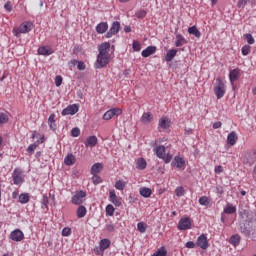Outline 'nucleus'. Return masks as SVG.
Instances as JSON below:
<instances>
[{"label": "nucleus", "mask_w": 256, "mask_h": 256, "mask_svg": "<svg viewBox=\"0 0 256 256\" xmlns=\"http://www.w3.org/2000/svg\"><path fill=\"white\" fill-rule=\"evenodd\" d=\"M229 243L230 245H233V247L239 246V244L241 243V235L239 234L232 235L229 239Z\"/></svg>", "instance_id": "25"}, {"label": "nucleus", "mask_w": 256, "mask_h": 256, "mask_svg": "<svg viewBox=\"0 0 256 256\" xmlns=\"http://www.w3.org/2000/svg\"><path fill=\"white\" fill-rule=\"evenodd\" d=\"M151 256H167V249L165 246H162Z\"/></svg>", "instance_id": "39"}, {"label": "nucleus", "mask_w": 256, "mask_h": 256, "mask_svg": "<svg viewBox=\"0 0 256 256\" xmlns=\"http://www.w3.org/2000/svg\"><path fill=\"white\" fill-rule=\"evenodd\" d=\"M132 49L133 51H141V43L139 41H133Z\"/></svg>", "instance_id": "53"}, {"label": "nucleus", "mask_w": 256, "mask_h": 256, "mask_svg": "<svg viewBox=\"0 0 256 256\" xmlns=\"http://www.w3.org/2000/svg\"><path fill=\"white\" fill-rule=\"evenodd\" d=\"M72 137H79L81 135V130L78 127H75L71 130Z\"/></svg>", "instance_id": "54"}, {"label": "nucleus", "mask_w": 256, "mask_h": 256, "mask_svg": "<svg viewBox=\"0 0 256 256\" xmlns=\"http://www.w3.org/2000/svg\"><path fill=\"white\" fill-rule=\"evenodd\" d=\"M238 139H239V137L237 136V132L232 131L227 136V143H228V145L233 147V145H235V143H237Z\"/></svg>", "instance_id": "17"}, {"label": "nucleus", "mask_w": 256, "mask_h": 256, "mask_svg": "<svg viewBox=\"0 0 256 256\" xmlns=\"http://www.w3.org/2000/svg\"><path fill=\"white\" fill-rule=\"evenodd\" d=\"M109 29V24L107 22H100L96 25V33L103 35Z\"/></svg>", "instance_id": "18"}, {"label": "nucleus", "mask_w": 256, "mask_h": 256, "mask_svg": "<svg viewBox=\"0 0 256 256\" xmlns=\"http://www.w3.org/2000/svg\"><path fill=\"white\" fill-rule=\"evenodd\" d=\"M176 197H183L185 195V188L183 186H179L175 189Z\"/></svg>", "instance_id": "46"}, {"label": "nucleus", "mask_w": 256, "mask_h": 256, "mask_svg": "<svg viewBox=\"0 0 256 256\" xmlns=\"http://www.w3.org/2000/svg\"><path fill=\"white\" fill-rule=\"evenodd\" d=\"M176 56H177V49H170L166 52L165 61L167 63H171V60L175 59Z\"/></svg>", "instance_id": "24"}, {"label": "nucleus", "mask_w": 256, "mask_h": 256, "mask_svg": "<svg viewBox=\"0 0 256 256\" xmlns=\"http://www.w3.org/2000/svg\"><path fill=\"white\" fill-rule=\"evenodd\" d=\"M48 125L51 131H57V124L55 123V114H51L49 116Z\"/></svg>", "instance_id": "32"}, {"label": "nucleus", "mask_w": 256, "mask_h": 256, "mask_svg": "<svg viewBox=\"0 0 256 256\" xmlns=\"http://www.w3.org/2000/svg\"><path fill=\"white\" fill-rule=\"evenodd\" d=\"M160 159H163L164 163H171V160L173 159V155L171 154H164L162 158Z\"/></svg>", "instance_id": "51"}, {"label": "nucleus", "mask_w": 256, "mask_h": 256, "mask_svg": "<svg viewBox=\"0 0 256 256\" xmlns=\"http://www.w3.org/2000/svg\"><path fill=\"white\" fill-rule=\"evenodd\" d=\"M240 77H241V70L239 68L230 70L229 80L231 85H234L235 81H239Z\"/></svg>", "instance_id": "12"}, {"label": "nucleus", "mask_w": 256, "mask_h": 256, "mask_svg": "<svg viewBox=\"0 0 256 256\" xmlns=\"http://www.w3.org/2000/svg\"><path fill=\"white\" fill-rule=\"evenodd\" d=\"M109 49H111V43L104 42L99 45L98 51L100 55H109Z\"/></svg>", "instance_id": "16"}, {"label": "nucleus", "mask_w": 256, "mask_h": 256, "mask_svg": "<svg viewBox=\"0 0 256 256\" xmlns=\"http://www.w3.org/2000/svg\"><path fill=\"white\" fill-rule=\"evenodd\" d=\"M124 31H125V33H131V27L130 26L125 27Z\"/></svg>", "instance_id": "64"}, {"label": "nucleus", "mask_w": 256, "mask_h": 256, "mask_svg": "<svg viewBox=\"0 0 256 256\" xmlns=\"http://www.w3.org/2000/svg\"><path fill=\"white\" fill-rule=\"evenodd\" d=\"M195 242H193V241H188V242H186V244H185V247H187V249H195Z\"/></svg>", "instance_id": "59"}, {"label": "nucleus", "mask_w": 256, "mask_h": 256, "mask_svg": "<svg viewBox=\"0 0 256 256\" xmlns=\"http://www.w3.org/2000/svg\"><path fill=\"white\" fill-rule=\"evenodd\" d=\"M221 125H222L221 122H215V123L213 124V129H221Z\"/></svg>", "instance_id": "62"}, {"label": "nucleus", "mask_w": 256, "mask_h": 256, "mask_svg": "<svg viewBox=\"0 0 256 256\" xmlns=\"http://www.w3.org/2000/svg\"><path fill=\"white\" fill-rule=\"evenodd\" d=\"M109 201L116 207H121V198L115 193V190L109 191Z\"/></svg>", "instance_id": "13"}, {"label": "nucleus", "mask_w": 256, "mask_h": 256, "mask_svg": "<svg viewBox=\"0 0 256 256\" xmlns=\"http://www.w3.org/2000/svg\"><path fill=\"white\" fill-rule=\"evenodd\" d=\"M157 51V47L155 46H148L146 49H144L141 53L142 57H151Z\"/></svg>", "instance_id": "22"}, {"label": "nucleus", "mask_w": 256, "mask_h": 256, "mask_svg": "<svg viewBox=\"0 0 256 256\" xmlns=\"http://www.w3.org/2000/svg\"><path fill=\"white\" fill-rule=\"evenodd\" d=\"M8 122H9V116L3 112H0V125H3Z\"/></svg>", "instance_id": "44"}, {"label": "nucleus", "mask_w": 256, "mask_h": 256, "mask_svg": "<svg viewBox=\"0 0 256 256\" xmlns=\"http://www.w3.org/2000/svg\"><path fill=\"white\" fill-rule=\"evenodd\" d=\"M37 147H39V141H36L33 144H30L28 146V148L26 149V151H27V153H29V155H33V153H35V149H37Z\"/></svg>", "instance_id": "37"}, {"label": "nucleus", "mask_w": 256, "mask_h": 256, "mask_svg": "<svg viewBox=\"0 0 256 256\" xmlns=\"http://www.w3.org/2000/svg\"><path fill=\"white\" fill-rule=\"evenodd\" d=\"M10 239L19 243L25 239V234L23 233V231L15 229L10 233Z\"/></svg>", "instance_id": "10"}, {"label": "nucleus", "mask_w": 256, "mask_h": 256, "mask_svg": "<svg viewBox=\"0 0 256 256\" xmlns=\"http://www.w3.org/2000/svg\"><path fill=\"white\" fill-rule=\"evenodd\" d=\"M139 193L145 199H149V197H151V195L153 194V191L151 190V188L142 187L139 189Z\"/></svg>", "instance_id": "26"}, {"label": "nucleus", "mask_w": 256, "mask_h": 256, "mask_svg": "<svg viewBox=\"0 0 256 256\" xmlns=\"http://www.w3.org/2000/svg\"><path fill=\"white\" fill-rule=\"evenodd\" d=\"M12 181L14 185H23V183H25V179L23 178V171H21V169H14L12 173Z\"/></svg>", "instance_id": "4"}, {"label": "nucleus", "mask_w": 256, "mask_h": 256, "mask_svg": "<svg viewBox=\"0 0 256 256\" xmlns=\"http://www.w3.org/2000/svg\"><path fill=\"white\" fill-rule=\"evenodd\" d=\"M123 75H125V76L131 75V70H129V69L124 70Z\"/></svg>", "instance_id": "63"}, {"label": "nucleus", "mask_w": 256, "mask_h": 256, "mask_svg": "<svg viewBox=\"0 0 256 256\" xmlns=\"http://www.w3.org/2000/svg\"><path fill=\"white\" fill-rule=\"evenodd\" d=\"M225 92H226L225 82H223L221 78H217L214 86V93L217 99H223V97H225Z\"/></svg>", "instance_id": "1"}, {"label": "nucleus", "mask_w": 256, "mask_h": 256, "mask_svg": "<svg viewBox=\"0 0 256 256\" xmlns=\"http://www.w3.org/2000/svg\"><path fill=\"white\" fill-rule=\"evenodd\" d=\"M76 161H77V158L75 157V155H73V153H69L64 158V165L71 167V165H75Z\"/></svg>", "instance_id": "19"}, {"label": "nucleus", "mask_w": 256, "mask_h": 256, "mask_svg": "<svg viewBox=\"0 0 256 256\" xmlns=\"http://www.w3.org/2000/svg\"><path fill=\"white\" fill-rule=\"evenodd\" d=\"M79 112V106L77 104L69 105L68 107L64 108L61 112V115L65 117L66 115H75Z\"/></svg>", "instance_id": "11"}, {"label": "nucleus", "mask_w": 256, "mask_h": 256, "mask_svg": "<svg viewBox=\"0 0 256 256\" xmlns=\"http://www.w3.org/2000/svg\"><path fill=\"white\" fill-rule=\"evenodd\" d=\"M115 214V207H113V205L108 204L106 206V215H109V217H113V215Z\"/></svg>", "instance_id": "42"}, {"label": "nucleus", "mask_w": 256, "mask_h": 256, "mask_svg": "<svg viewBox=\"0 0 256 256\" xmlns=\"http://www.w3.org/2000/svg\"><path fill=\"white\" fill-rule=\"evenodd\" d=\"M32 29H33V23L27 21V22L22 23L18 28H14L13 33H14L15 37H19V35H21V33H23V34L29 33Z\"/></svg>", "instance_id": "2"}, {"label": "nucleus", "mask_w": 256, "mask_h": 256, "mask_svg": "<svg viewBox=\"0 0 256 256\" xmlns=\"http://www.w3.org/2000/svg\"><path fill=\"white\" fill-rule=\"evenodd\" d=\"M91 175H97L98 173H101L103 171V164L101 163H95L91 167Z\"/></svg>", "instance_id": "29"}, {"label": "nucleus", "mask_w": 256, "mask_h": 256, "mask_svg": "<svg viewBox=\"0 0 256 256\" xmlns=\"http://www.w3.org/2000/svg\"><path fill=\"white\" fill-rule=\"evenodd\" d=\"M189 35H194L197 39L201 38V31L197 28V26H192L188 28Z\"/></svg>", "instance_id": "30"}, {"label": "nucleus", "mask_w": 256, "mask_h": 256, "mask_svg": "<svg viewBox=\"0 0 256 256\" xmlns=\"http://www.w3.org/2000/svg\"><path fill=\"white\" fill-rule=\"evenodd\" d=\"M109 65V55L107 54H98L95 67L96 69H103Z\"/></svg>", "instance_id": "3"}, {"label": "nucleus", "mask_w": 256, "mask_h": 256, "mask_svg": "<svg viewBox=\"0 0 256 256\" xmlns=\"http://www.w3.org/2000/svg\"><path fill=\"white\" fill-rule=\"evenodd\" d=\"M183 45H187V40L185 39V37H183V35L176 34L175 46L183 47Z\"/></svg>", "instance_id": "27"}, {"label": "nucleus", "mask_w": 256, "mask_h": 256, "mask_svg": "<svg viewBox=\"0 0 256 256\" xmlns=\"http://www.w3.org/2000/svg\"><path fill=\"white\" fill-rule=\"evenodd\" d=\"M137 229L139 233H145V231H147V224H145L144 222H139L137 224Z\"/></svg>", "instance_id": "45"}, {"label": "nucleus", "mask_w": 256, "mask_h": 256, "mask_svg": "<svg viewBox=\"0 0 256 256\" xmlns=\"http://www.w3.org/2000/svg\"><path fill=\"white\" fill-rule=\"evenodd\" d=\"M141 121L144 125H149V123L153 121V114L151 112H144L141 117Z\"/></svg>", "instance_id": "23"}, {"label": "nucleus", "mask_w": 256, "mask_h": 256, "mask_svg": "<svg viewBox=\"0 0 256 256\" xmlns=\"http://www.w3.org/2000/svg\"><path fill=\"white\" fill-rule=\"evenodd\" d=\"M126 185H127V184L125 183V181H123V180H118V181H116L114 187H115V189H117L118 191H123V189H125Z\"/></svg>", "instance_id": "40"}, {"label": "nucleus", "mask_w": 256, "mask_h": 256, "mask_svg": "<svg viewBox=\"0 0 256 256\" xmlns=\"http://www.w3.org/2000/svg\"><path fill=\"white\" fill-rule=\"evenodd\" d=\"M197 247L200 249H209V241L207 240V235L201 234L196 240Z\"/></svg>", "instance_id": "9"}, {"label": "nucleus", "mask_w": 256, "mask_h": 256, "mask_svg": "<svg viewBox=\"0 0 256 256\" xmlns=\"http://www.w3.org/2000/svg\"><path fill=\"white\" fill-rule=\"evenodd\" d=\"M105 229L108 233H113L115 231V225H113V222H110L106 224Z\"/></svg>", "instance_id": "50"}, {"label": "nucleus", "mask_w": 256, "mask_h": 256, "mask_svg": "<svg viewBox=\"0 0 256 256\" xmlns=\"http://www.w3.org/2000/svg\"><path fill=\"white\" fill-rule=\"evenodd\" d=\"M158 126L161 129H169V127H171V120H169L167 117H162L159 119Z\"/></svg>", "instance_id": "20"}, {"label": "nucleus", "mask_w": 256, "mask_h": 256, "mask_svg": "<svg viewBox=\"0 0 256 256\" xmlns=\"http://www.w3.org/2000/svg\"><path fill=\"white\" fill-rule=\"evenodd\" d=\"M85 197H87V192L83 190L77 191L75 195L72 196L71 202L73 203V205H81Z\"/></svg>", "instance_id": "6"}, {"label": "nucleus", "mask_w": 256, "mask_h": 256, "mask_svg": "<svg viewBox=\"0 0 256 256\" xmlns=\"http://www.w3.org/2000/svg\"><path fill=\"white\" fill-rule=\"evenodd\" d=\"M122 113L123 110L119 108H112L104 113L103 119L104 121H109L110 119H113V117H119Z\"/></svg>", "instance_id": "5"}, {"label": "nucleus", "mask_w": 256, "mask_h": 256, "mask_svg": "<svg viewBox=\"0 0 256 256\" xmlns=\"http://www.w3.org/2000/svg\"><path fill=\"white\" fill-rule=\"evenodd\" d=\"M77 69H78L79 71H85V69H86L85 62H83V61H78Z\"/></svg>", "instance_id": "58"}, {"label": "nucleus", "mask_w": 256, "mask_h": 256, "mask_svg": "<svg viewBox=\"0 0 256 256\" xmlns=\"http://www.w3.org/2000/svg\"><path fill=\"white\" fill-rule=\"evenodd\" d=\"M171 166L176 167V169H182V167H185V159L180 156H175L171 162Z\"/></svg>", "instance_id": "15"}, {"label": "nucleus", "mask_w": 256, "mask_h": 256, "mask_svg": "<svg viewBox=\"0 0 256 256\" xmlns=\"http://www.w3.org/2000/svg\"><path fill=\"white\" fill-rule=\"evenodd\" d=\"M154 151H155L156 156L158 157V159H161L165 155V146H163V145L157 146L154 149Z\"/></svg>", "instance_id": "35"}, {"label": "nucleus", "mask_w": 256, "mask_h": 256, "mask_svg": "<svg viewBox=\"0 0 256 256\" xmlns=\"http://www.w3.org/2000/svg\"><path fill=\"white\" fill-rule=\"evenodd\" d=\"M92 181L94 183V185H99V183H101V177L97 174H92Z\"/></svg>", "instance_id": "55"}, {"label": "nucleus", "mask_w": 256, "mask_h": 256, "mask_svg": "<svg viewBox=\"0 0 256 256\" xmlns=\"http://www.w3.org/2000/svg\"><path fill=\"white\" fill-rule=\"evenodd\" d=\"M215 173L219 174V173H223V166H217L215 168Z\"/></svg>", "instance_id": "61"}, {"label": "nucleus", "mask_w": 256, "mask_h": 256, "mask_svg": "<svg viewBox=\"0 0 256 256\" xmlns=\"http://www.w3.org/2000/svg\"><path fill=\"white\" fill-rule=\"evenodd\" d=\"M241 51H242V55L247 56L249 55V53H251V46L245 45L242 47Z\"/></svg>", "instance_id": "48"}, {"label": "nucleus", "mask_w": 256, "mask_h": 256, "mask_svg": "<svg viewBox=\"0 0 256 256\" xmlns=\"http://www.w3.org/2000/svg\"><path fill=\"white\" fill-rule=\"evenodd\" d=\"M41 207L42 209L49 210V197H47V195H43L41 200Z\"/></svg>", "instance_id": "38"}, {"label": "nucleus", "mask_w": 256, "mask_h": 256, "mask_svg": "<svg viewBox=\"0 0 256 256\" xmlns=\"http://www.w3.org/2000/svg\"><path fill=\"white\" fill-rule=\"evenodd\" d=\"M71 235V228L65 227L62 229V236L63 237H69Z\"/></svg>", "instance_id": "56"}, {"label": "nucleus", "mask_w": 256, "mask_h": 256, "mask_svg": "<svg viewBox=\"0 0 256 256\" xmlns=\"http://www.w3.org/2000/svg\"><path fill=\"white\" fill-rule=\"evenodd\" d=\"M4 9L8 12V13H11L13 11V6L11 5V2L10 1H7L5 4H4Z\"/></svg>", "instance_id": "57"}, {"label": "nucleus", "mask_w": 256, "mask_h": 256, "mask_svg": "<svg viewBox=\"0 0 256 256\" xmlns=\"http://www.w3.org/2000/svg\"><path fill=\"white\" fill-rule=\"evenodd\" d=\"M147 168V161L144 158H139L136 162V169L143 171V169Z\"/></svg>", "instance_id": "34"}, {"label": "nucleus", "mask_w": 256, "mask_h": 256, "mask_svg": "<svg viewBox=\"0 0 256 256\" xmlns=\"http://www.w3.org/2000/svg\"><path fill=\"white\" fill-rule=\"evenodd\" d=\"M98 139L97 136L92 135L89 136L86 141L84 142L85 147H95L97 145Z\"/></svg>", "instance_id": "21"}, {"label": "nucleus", "mask_w": 256, "mask_h": 256, "mask_svg": "<svg viewBox=\"0 0 256 256\" xmlns=\"http://www.w3.org/2000/svg\"><path fill=\"white\" fill-rule=\"evenodd\" d=\"M223 213L226 215H233V213H237V207L232 204H227L223 210Z\"/></svg>", "instance_id": "31"}, {"label": "nucleus", "mask_w": 256, "mask_h": 256, "mask_svg": "<svg viewBox=\"0 0 256 256\" xmlns=\"http://www.w3.org/2000/svg\"><path fill=\"white\" fill-rule=\"evenodd\" d=\"M136 17L138 19H145V17H147V11L145 10H139L137 13H136Z\"/></svg>", "instance_id": "49"}, {"label": "nucleus", "mask_w": 256, "mask_h": 256, "mask_svg": "<svg viewBox=\"0 0 256 256\" xmlns=\"http://www.w3.org/2000/svg\"><path fill=\"white\" fill-rule=\"evenodd\" d=\"M216 193L218 195H223V193H224L223 187L222 186H216Z\"/></svg>", "instance_id": "60"}, {"label": "nucleus", "mask_w": 256, "mask_h": 256, "mask_svg": "<svg viewBox=\"0 0 256 256\" xmlns=\"http://www.w3.org/2000/svg\"><path fill=\"white\" fill-rule=\"evenodd\" d=\"M198 202L200 205H203L204 207H207V205H209L210 203L209 198L207 196L200 197Z\"/></svg>", "instance_id": "43"}, {"label": "nucleus", "mask_w": 256, "mask_h": 256, "mask_svg": "<svg viewBox=\"0 0 256 256\" xmlns=\"http://www.w3.org/2000/svg\"><path fill=\"white\" fill-rule=\"evenodd\" d=\"M76 215L78 219H83V217L87 215V208H85V206L83 205H80L76 211Z\"/></svg>", "instance_id": "33"}, {"label": "nucleus", "mask_w": 256, "mask_h": 256, "mask_svg": "<svg viewBox=\"0 0 256 256\" xmlns=\"http://www.w3.org/2000/svg\"><path fill=\"white\" fill-rule=\"evenodd\" d=\"M29 201H30L29 193H22L19 195V203H21L22 205L29 203Z\"/></svg>", "instance_id": "36"}, {"label": "nucleus", "mask_w": 256, "mask_h": 256, "mask_svg": "<svg viewBox=\"0 0 256 256\" xmlns=\"http://www.w3.org/2000/svg\"><path fill=\"white\" fill-rule=\"evenodd\" d=\"M251 0H238L237 7L238 9H245V5H247Z\"/></svg>", "instance_id": "47"}, {"label": "nucleus", "mask_w": 256, "mask_h": 256, "mask_svg": "<svg viewBox=\"0 0 256 256\" xmlns=\"http://www.w3.org/2000/svg\"><path fill=\"white\" fill-rule=\"evenodd\" d=\"M121 29V23L119 21H114L109 29V31L106 33L105 38L111 39L112 35H117Z\"/></svg>", "instance_id": "7"}, {"label": "nucleus", "mask_w": 256, "mask_h": 256, "mask_svg": "<svg viewBox=\"0 0 256 256\" xmlns=\"http://www.w3.org/2000/svg\"><path fill=\"white\" fill-rule=\"evenodd\" d=\"M55 51L51 46H41L38 48V55H43L44 57H48L49 55H53Z\"/></svg>", "instance_id": "14"}, {"label": "nucleus", "mask_w": 256, "mask_h": 256, "mask_svg": "<svg viewBox=\"0 0 256 256\" xmlns=\"http://www.w3.org/2000/svg\"><path fill=\"white\" fill-rule=\"evenodd\" d=\"M244 39L247 41L248 45H254L255 44V38H253V35L247 33L244 34Z\"/></svg>", "instance_id": "41"}, {"label": "nucleus", "mask_w": 256, "mask_h": 256, "mask_svg": "<svg viewBox=\"0 0 256 256\" xmlns=\"http://www.w3.org/2000/svg\"><path fill=\"white\" fill-rule=\"evenodd\" d=\"M177 227L179 231H187V229H191V219L189 217L181 218Z\"/></svg>", "instance_id": "8"}, {"label": "nucleus", "mask_w": 256, "mask_h": 256, "mask_svg": "<svg viewBox=\"0 0 256 256\" xmlns=\"http://www.w3.org/2000/svg\"><path fill=\"white\" fill-rule=\"evenodd\" d=\"M55 85L56 87H61L63 85V77L58 75L55 77Z\"/></svg>", "instance_id": "52"}, {"label": "nucleus", "mask_w": 256, "mask_h": 256, "mask_svg": "<svg viewBox=\"0 0 256 256\" xmlns=\"http://www.w3.org/2000/svg\"><path fill=\"white\" fill-rule=\"evenodd\" d=\"M100 251H105L111 247V240L104 238L99 243Z\"/></svg>", "instance_id": "28"}]
</instances>
